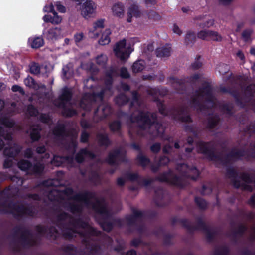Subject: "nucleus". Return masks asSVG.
Listing matches in <instances>:
<instances>
[{
	"instance_id": "9d476101",
	"label": "nucleus",
	"mask_w": 255,
	"mask_h": 255,
	"mask_svg": "<svg viewBox=\"0 0 255 255\" xmlns=\"http://www.w3.org/2000/svg\"><path fill=\"white\" fill-rule=\"evenodd\" d=\"M20 150V148L15 144L9 149H6L4 150V154L8 157H12L16 155Z\"/></svg>"
},
{
	"instance_id": "f8f14e48",
	"label": "nucleus",
	"mask_w": 255,
	"mask_h": 255,
	"mask_svg": "<svg viewBox=\"0 0 255 255\" xmlns=\"http://www.w3.org/2000/svg\"><path fill=\"white\" fill-rule=\"evenodd\" d=\"M145 62L142 60H139L134 63L132 66V70L135 73L139 72L144 68Z\"/></svg>"
},
{
	"instance_id": "774afa93",
	"label": "nucleus",
	"mask_w": 255,
	"mask_h": 255,
	"mask_svg": "<svg viewBox=\"0 0 255 255\" xmlns=\"http://www.w3.org/2000/svg\"><path fill=\"white\" fill-rule=\"evenodd\" d=\"M164 152H168V151L166 149V148H164Z\"/></svg>"
},
{
	"instance_id": "13d9d810",
	"label": "nucleus",
	"mask_w": 255,
	"mask_h": 255,
	"mask_svg": "<svg viewBox=\"0 0 255 255\" xmlns=\"http://www.w3.org/2000/svg\"><path fill=\"white\" fill-rule=\"evenodd\" d=\"M250 52L252 54L255 55V48H252L250 50Z\"/></svg>"
},
{
	"instance_id": "412c9836",
	"label": "nucleus",
	"mask_w": 255,
	"mask_h": 255,
	"mask_svg": "<svg viewBox=\"0 0 255 255\" xmlns=\"http://www.w3.org/2000/svg\"><path fill=\"white\" fill-rule=\"evenodd\" d=\"M31 73L37 75L40 72V67L36 64H32L30 67Z\"/></svg>"
},
{
	"instance_id": "0eeeda50",
	"label": "nucleus",
	"mask_w": 255,
	"mask_h": 255,
	"mask_svg": "<svg viewBox=\"0 0 255 255\" xmlns=\"http://www.w3.org/2000/svg\"><path fill=\"white\" fill-rule=\"evenodd\" d=\"M28 41L33 48H38L44 44L43 39L41 37L30 38Z\"/></svg>"
},
{
	"instance_id": "052dcab7",
	"label": "nucleus",
	"mask_w": 255,
	"mask_h": 255,
	"mask_svg": "<svg viewBox=\"0 0 255 255\" xmlns=\"http://www.w3.org/2000/svg\"><path fill=\"white\" fill-rule=\"evenodd\" d=\"M182 167L183 169H187L188 168L187 166L186 165H184V164L182 165Z\"/></svg>"
},
{
	"instance_id": "6ab92c4d",
	"label": "nucleus",
	"mask_w": 255,
	"mask_h": 255,
	"mask_svg": "<svg viewBox=\"0 0 255 255\" xmlns=\"http://www.w3.org/2000/svg\"><path fill=\"white\" fill-rule=\"evenodd\" d=\"M64 159L60 156H54L53 160L51 161V163L56 166H59L63 163Z\"/></svg>"
},
{
	"instance_id": "393cba45",
	"label": "nucleus",
	"mask_w": 255,
	"mask_h": 255,
	"mask_svg": "<svg viewBox=\"0 0 255 255\" xmlns=\"http://www.w3.org/2000/svg\"><path fill=\"white\" fill-rule=\"evenodd\" d=\"M252 33V31L250 29L246 30L243 32L242 37L245 41H247L249 40Z\"/></svg>"
},
{
	"instance_id": "5fc2aeb1",
	"label": "nucleus",
	"mask_w": 255,
	"mask_h": 255,
	"mask_svg": "<svg viewBox=\"0 0 255 255\" xmlns=\"http://www.w3.org/2000/svg\"><path fill=\"white\" fill-rule=\"evenodd\" d=\"M74 114H75V112L74 111L70 112L69 113H64L65 115H66V116H71Z\"/></svg>"
},
{
	"instance_id": "473e14b6",
	"label": "nucleus",
	"mask_w": 255,
	"mask_h": 255,
	"mask_svg": "<svg viewBox=\"0 0 255 255\" xmlns=\"http://www.w3.org/2000/svg\"><path fill=\"white\" fill-rule=\"evenodd\" d=\"M172 31L173 33L181 35L182 34V31L180 27L176 24H174L172 27Z\"/></svg>"
},
{
	"instance_id": "6e6d98bb",
	"label": "nucleus",
	"mask_w": 255,
	"mask_h": 255,
	"mask_svg": "<svg viewBox=\"0 0 255 255\" xmlns=\"http://www.w3.org/2000/svg\"><path fill=\"white\" fill-rule=\"evenodd\" d=\"M87 100V96H85L84 97V98H83V99L82 100V102H81V107H82V108H84V106L83 105V103H84V102H85V101H86Z\"/></svg>"
},
{
	"instance_id": "680f3d73",
	"label": "nucleus",
	"mask_w": 255,
	"mask_h": 255,
	"mask_svg": "<svg viewBox=\"0 0 255 255\" xmlns=\"http://www.w3.org/2000/svg\"><path fill=\"white\" fill-rule=\"evenodd\" d=\"M199 152L205 153L206 151L204 149H200L199 150Z\"/></svg>"
},
{
	"instance_id": "2eb2a0df",
	"label": "nucleus",
	"mask_w": 255,
	"mask_h": 255,
	"mask_svg": "<svg viewBox=\"0 0 255 255\" xmlns=\"http://www.w3.org/2000/svg\"><path fill=\"white\" fill-rule=\"evenodd\" d=\"M220 42L222 40V37L217 32L210 30L209 40Z\"/></svg>"
},
{
	"instance_id": "e2e57ef3",
	"label": "nucleus",
	"mask_w": 255,
	"mask_h": 255,
	"mask_svg": "<svg viewBox=\"0 0 255 255\" xmlns=\"http://www.w3.org/2000/svg\"><path fill=\"white\" fill-rule=\"evenodd\" d=\"M124 89L125 90H128L129 89V88L128 86L126 85Z\"/></svg>"
},
{
	"instance_id": "c9c22d12",
	"label": "nucleus",
	"mask_w": 255,
	"mask_h": 255,
	"mask_svg": "<svg viewBox=\"0 0 255 255\" xmlns=\"http://www.w3.org/2000/svg\"><path fill=\"white\" fill-rule=\"evenodd\" d=\"M2 129L3 128L2 127H0V136H3L5 139L9 140L10 139V136L7 133L5 134V133H3V132H4V130L2 132Z\"/></svg>"
},
{
	"instance_id": "bf43d9fd",
	"label": "nucleus",
	"mask_w": 255,
	"mask_h": 255,
	"mask_svg": "<svg viewBox=\"0 0 255 255\" xmlns=\"http://www.w3.org/2000/svg\"><path fill=\"white\" fill-rule=\"evenodd\" d=\"M3 146V142L2 140H0V150L2 149Z\"/></svg>"
},
{
	"instance_id": "bb28decb",
	"label": "nucleus",
	"mask_w": 255,
	"mask_h": 255,
	"mask_svg": "<svg viewBox=\"0 0 255 255\" xmlns=\"http://www.w3.org/2000/svg\"><path fill=\"white\" fill-rule=\"evenodd\" d=\"M43 11L45 12H51L53 13L56 11L54 10L53 5L51 3L49 5H45L43 8Z\"/></svg>"
},
{
	"instance_id": "603ef678",
	"label": "nucleus",
	"mask_w": 255,
	"mask_h": 255,
	"mask_svg": "<svg viewBox=\"0 0 255 255\" xmlns=\"http://www.w3.org/2000/svg\"><path fill=\"white\" fill-rule=\"evenodd\" d=\"M127 255H136V253L134 251H130L127 253Z\"/></svg>"
},
{
	"instance_id": "a211bd4d",
	"label": "nucleus",
	"mask_w": 255,
	"mask_h": 255,
	"mask_svg": "<svg viewBox=\"0 0 255 255\" xmlns=\"http://www.w3.org/2000/svg\"><path fill=\"white\" fill-rule=\"evenodd\" d=\"M96 63L101 66H103L107 61V57L104 55L98 56L96 58Z\"/></svg>"
},
{
	"instance_id": "8fccbe9b",
	"label": "nucleus",
	"mask_w": 255,
	"mask_h": 255,
	"mask_svg": "<svg viewBox=\"0 0 255 255\" xmlns=\"http://www.w3.org/2000/svg\"><path fill=\"white\" fill-rule=\"evenodd\" d=\"M237 54L238 56L241 59H244V55H243V54L241 51L238 52Z\"/></svg>"
},
{
	"instance_id": "0e129e2a",
	"label": "nucleus",
	"mask_w": 255,
	"mask_h": 255,
	"mask_svg": "<svg viewBox=\"0 0 255 255\" xmlns=\"http://www.w3.org/2000/svg\"><path fill=\"white\" fill-rule=\"evenodd\" d=\"M174 146H175V147L176 148H178L179 147L178 144L177 143L175 144Z\"/></svg>"
},
{
	"instance_id": "e433bc0d",
	"label": "nucleus",
	"mask_w": 255,
	"mask_h": 255,
	"mask_svg": "<svg viewBox=\"0 0 255 255\" xmlns=\"http://www.w3.org/2000/svg\"><path fill=\"white\" fill-rule=\"evenodd\" d=\"M151 149L153 152H157L160 150V146L159 144H155L151 147Z\"/></svg>"
},
{
	"instance_id": "20e7f679",
	"label": "nucleus",
	"mask_w": 255,
	"mask_h": 255,
	"mask_svg": "<svg viewBox=\"0 0 255 255\" xmlns=\"http://www.w3.org/2000/svg\"><path fill=\"white\" fill-rule=\"evenodd\" d=\"M141 12L138 10V6L135 4L131 5L127 10V20L128 22L132 21V18L140 16Z\"/></svg>"
},
{
	"instance_id": "de8ad7c7",
	"label": "nucleus",
	"mask_w": 255,
	"mask_h": 255,
	"mask_svg": "<svg viewBox=\"0 0 255 255\" xmlns=\"http://www.w3.org/2000/svg\"><path fill=\"white\" fill-rule=\"evenodd\" d=\"M45 150V147L44 146H40L37 148L36 151L38 153H43Z\"/></svg>"
},
{
	"instance_id": "b1692460",
	"label": "nucleus",
	"mask_w": 255,
	"mask_h": 255,
	"mask_svg": "<svg viewBox=\"0 0 255 255\" xmlns=\"http://www.w3.org/2000/svg\"><path fill=\"white\" fill-rule=\"evenodd\" d=\"M71 97V93L68 89H64L62 95V99L63 100H68Z\"/></svg>"
},
{
	"instance_id": "cd10ccee",
	"label": "nucleus",
	"mask_w": 255,
	"mask_h": 255,
	"mask_svg": "<svg viewBox=\"0 0 255 255\" xmlns=\"http://www.w3.org/2000/svg\"><path fill=\"white\" fill-rule=\"evenodd\" d=\"M1 124L3 126L10 127L13 125L14 123L12 120L8 119H5L1 121Z\"/></svg>"
},
{
	"instance_id": "338daca9",
	"label": "nucleus",
	"mask_w": 255,
	"mask_h": 255,
	"mask_svg": "<svg viewBox=\"0 0 255 255\" xmlns=\"http://www.w3.org/2000/svg\"><path fill=\"white\" fill-rule=\"evenodd\" d=\"M252 68L254 71H255V63L253 65Z\"/></svg>"
},
{
	"instance_id": "aec40b11",
	"label": "nucleus",
	"mask_w": 255,
	"mask_h": 255,
	"mask_svg": "<svg viewBox=\"0 0 255 255\" xmlns=\"http://www.w3.org/2000/svg\"><path fill=\"white\" fill-rule=\"evenodd\" d=\"M30 134L32 140H37L39 139L40 136L39 133V130L36 129H32L30 131Z\"/></svg>"
},
{
	"instance_id": "c85d7f7f",
	"label": "nucleus",
	"mask_w": 255,
	"mask_h": 255,
	"mask_svg": "<svg viewBox=\"0 0 255 255\" xmlns=\"http://www.w3.org/2000/svg\"><path fill=\"white\" fill-rule=\"evenodd\" d=\"M138 159L140 162V163L143 166H144L146 165L149 163V160L143 156H139L138 157Z\"/></svg>"
},
{
	"instance_id": "4be33fe9",
	"label": "nucleus",
	"mask_w": 255,
	"mask_h": 255,
	"mask_svg": "<svg viewBox=\"0 0 255 255\" xmlns=\"http://www.w3.org/2000/svg\"><path fill=\"white\" fill-rule=\"evenodd\" d=\"M214 24V20L212 18L207 20L202 24V28H209Z\"/></svg>"
},
{
	"instance_id": "6e6552de",
	"label": "nucleus",
	"mask_w": 255,
	"mask_h": 255,
	"mask_svg": "<svg viewBox=\"0 0 255 255\" xmlns=\"http://www.w3.org/2000/svg\"><path fill=\"white\" fill-rule=\"evenodd\" d=\"M156 55L159 57H167L170 55L171 47L169 46H166L159 48L156 50Z\"/></svg>"
},
{
	"instance_id": "37998d69",
	"label": "nucleus",
	"mask_w": 255,
	"mask_h": 255,
	"mask_svg": "<svg viewBox=\"0 0 255 255\" xmlns=\"http://www.w3.org/2000/svg\"><path fill=\"white\" fill-rule=\"evenodd\" d=\"M32 153V150L30 149H28L25 151L24 156L26 157L29 158L31 157Z\"/></svg>"
},
{
	"instance_id": "c03bdc74",
	"label": "nucleus",
	"mask_w": 255,
	"mask_h": 255,
	"mask_svg": "<svg viewBox=\"0 0 255 255\" xmlns=\"http://www.w3.org/2000/svg\"><path fill=\"white\" fill-rule=\"evenodd\" d=\"M249 203L253 206H255V195L250 198Z\"/></svg>"
},
{
	"instance_id": "7ed1b4c3",
	"label": "nucleus",
	"mask_w": 255,
	"mask_h": 255,
	"mask_svg": "<svg viewBox=\"0 0 255 255\" xmlns=\"http://www.w3.org/2000/svg\"><path fill=\"white\" fill-rule=\"evenodd\" d=\"M18 167L23 171H28L29 173H39L44 168L43 165H36L32 167L27 160H21L18 163Z\"/></svg>"
},
{
	"instance_id": "79ce46f5",
	"label": "nucleus",
	"mask_w": 255,
	"mask_h": 255,
	"mask_svg": "<svg viewBox=\"0 0 255 255\" xmlns=\"http://www.w3.org/2000/svg\"><path fill=\"white\" fill-rule=\"evenodd\" d=\"M52 16L49 15H45L43 16V19L45 22H51Z\"/></svg>"
},
{
	"instance_id": "5701e85b",
	"label": "nucleus",
	"mask_w": 255,
	"mask_h": 255,
	"mask_svg": "<svg viewBox=\"0 0 255 255\" xmlns=\"http://www.w3.org/2000/svg\"><path fill=\"white\" fill-rule=\"evenodd\" d=\"M104 26V20L100 19L96 21L94 24V28L95 29L102 28Z\"/></svg>"
},
{
	"instance_id": "3c124183",
	"label": "nucleus",
	"mask_w": 255,
	"mask_h": 255,
	"mask_svg": "<svg viewBox=\"0 0 255 255\" xmlns=\"http://www.w3.org/2000/svg\"><path fill=\"white\" fill-rule=\"evenodd\" d=\"M67 68V67H64L63 68V74H64V76L66 78H67L68 77V76H67V71H66Z\"/></svg>"
},
{
	"instance_id": "4468645a",
	"label": "nucleus",
	"mask_w": 255,
	"mask_h": 255,
	"mask_svg": "<svg viewBox=\"0 0 255 255\" xmlns=\"http://www.w3.org/2000/svg\"><path fill=\"white\" fill-rule=\"evenodd\" d=\"M24 83L26 86L35 89H37L39 87V85L35 82L34 79L29 76L25 79Z\"/></svg>"
},
{
	"instance_id": "7c9ffc66",
	"label": "nucleus",
	"mask_w": 255,
	"mask_h": 255,
	"mask_svg": "<svg viewBox=\"0 0 255 255\" xmlns=\"http://www.w3.org/2000/svg\"><path fill=\"white\" fill-rule=\"evenodd\" d=\"M120 128V124L119 122H114L110 125V128L113 131L118 130Z\"/></svg>"
},
{
	"instance_id": "69168bd1",
	"label": "nucleus",
	"mask_w": 255,
	"mask_h": 255,
	"mask_svg": "<svg viewBox=\"0 0 255 255\" xmlns=\"http://www.w3.org/2000/svg\"><path fill=\"white\" fill-rule=\"evenodd\" d=\"M188 142L189 144H191L192 142V140L191 139H189L188 140Z\"/></svg>"
},
{
	"instance_id": "4d7b16f0",
	"label": "nucleus",
	"mask_w": 255,
	"mask_h": 255,
	"mask_svg": "<svg viewBox=\"0 0 255 255\" xmlns=\"http://www.w3.org/2000/svg\"><path fill=\"white\" fill-rule=\"evenodd\" d=\"M4 102L3 100L0 99V109L4 106Z\"/></svg>"
},
{
	"instance_id": "2f4dec72",
	"label": "nucleus",
	"mask_w": 255,
	"mask_h": 255,
	"mask_svg": "<svg viewBox=\"0 0 255 255\" xmlns=\"http://www.w3.org/2000/svg\"><path fill=\"white\" fill-rule=\"evenodd\" d=\"M83 38H84V35L82 33H77V34H75L74 36V39H75V42L77 44H78L81 40H82Z\"/></svg>"
},
{
	"instance_id": "c756f323",
	"label": "nucleus",
	"mask_w": 255,
	"mask_h": 255,
	"mask_svg": "<svg viewBox=\"0 0 255 255\" xmlns=\"http://www.w3.org/2000/svg\"><path fill=\"white\" fill-rule=\"evenodd\" d=\"M196 202L202 208L206 206V203L204 200L202 198H196Z\"/></svg>"
},
{
	"instance_id": "1a4fd4ad",
	"label": "nucleus",
	"mask_w": 255,
	"mask_h": 255,
	"mask_svg": "<svg viewBox=\"0 0 255 255\" xmlns=\"http://www.w3.org/2000/svg\"><path fill=\"white\" fill-rule=\"evenodd\" d=\"M111 34V30L109 28L106 29L102 35L101 39L99 42L100 44L105 45L108 44L110 42L109 35Z\"/></svg>"
},
{
	"instance_id": "09e8293b",
	"label": "nucleus",
	"mask_w": 255,
	"mask_h": 255,
	"mask_svg": "<svg viewBox=\"0 0 255 255\" xmlns=\"http://www.w3.org/2000/svg\"><path fill=\"white\" fill-rule=\"evenodd\" d=\"M117 182L119 185H122L124 183L125 180L122 178H120L118 179Z\"/></svg>"
},
{
	"instance_id": "f704fd0d",
	"label": "nucleus",
	"mask_w": 255,
	"mask_h": 255,
	"mask_svg": "<svg viewBox=\"0 0 255 255\" xmlns=\"http://www.w3.org/2000/svg\"><path fill=\"white\" fill-rule=\"evenodd\" d=\"M28 111L29 114L31 116L36 115V113H37V110L35 109L32 106H30L28 107Z\"/></svg>"
},
{
	"instance_id": "f3484780",
	"label": "nucleus",
	"mask_w": 255,
	"mask_h": 255,
	"mask_svg": "<svg viewBox=\"0 0 255 255\" xmlns=\"http://www.w3.org/2000/svg\"><path fill=\"white\" fill-rule=\"evenodd\" d=\"M52 14H53V16L52 17L51 23L56 25L61 23L62 20V17L59 15L56 11L53 12Z\"/></svg>"
},
{
	"instance_id": "ddd939ff",
	"label": "nucleus",
	"mask_w": 255,
	"mask_h": 255,
	"mask_svg": "<svg viewBox=\"0 0 255 255\" xmlns=\"http://www.w3.org/2000/svg\"><path fill=\"white\" fill-rule=\"evenodd\" d=\"M91 155V153L88 152L86 149H83L77 155L76 159L78 162H81L84 158Z\"/></svg>"
},
{
	"instance_id": "864d4df0",
	"label": "nucleus",
	"mask_w": 255,
	"mask_h": 255,
	"mask_svg": "<svg viewBox=\"0 0 255 255\" xmlns=\"http://www.w3.org/2000/svg\"><path fill=\"white\" fill-rule=\"evenodd\" d=\"M189 8L188 7H183L182 8V11L184 13H187L189 11Z\"/></svg>"
},
{
	"instance_id": "9b49d317",
	"label": "nucleus",
	"mask_w": 255,
	"mask_h": 255,
	"mask_svg": "<svg viewBox=\"0 0 255 255\" xmlns=\"http://www.w3.org/2000/svg\"><path fill=\"white\" fill-rule=\"evenodd\" d=\"M240 182H241V183H237V181L235 182L234 183V186L237 188L242 187L245 189L249 190L247 185H246L247 184L250 183L251 182V180L249 177H245L241 179V181Z\"/></svg>"
},
{
	"instance_id": "423d86ee",
	"label": "nucleus",
	"mask_w": 255,
	"mask_h": 255,
	"mask_svg": "<svg viewBox=\"0 0 255 255\" xmlns=\"http://www.w3.org/2000/svg\"><path fill=\"white\" fill-rule=\"evenodd\" d=\"M113 14L119 18L123 17L124 15V7L121 3L115 4L112 7Z\"/></svg>"
},
{
	"instance_id": "f257e3e1",
	"label": "nucleus",
	"mask_w": 255,
	"mask_h": 255,
	"mask_svg": "<svg viewBox=\"0 0 255 255\" xmlns=\"http://www.w3.org/2000/svg\"><path fill=\"white\" fill-rule=\"evenodd\" d=\"M131 121L132 123H136L141 129L144 130L149 129L150 132L153 134H161L164 130L162 126L159 123H155L153 115H151L149 113L136 112L132 116Z\"/></svg>"
},
{
	"instance_id": "dca6fc26",
	"label": "nucleus",
	"mask_w": 255,
	"mask_h": 255,
	"mask_svg": "<svg viewBox=\"0 0 255 255\" xmlns=\"http://www.w3.org/2000/svg\"><path fill=\"white\" fill-rule=\"evenodd\" d=\"M210 30H202L197 34L198 38L204 40H209Z\"/></svg>"
},
{
	"instance_id": "a19ab883",
	"label": "nucleus",
	"mask_w": 255,
	"mask_h": 255,
	"mask_svg": "<svg viewBox=\"0 0 255 255\" xmlns=\"http://www.w3.org/2000/svg\"><path fill=\"white\" fill-rule=\"evenodd\" d=\"M12 90L14 92H16V91H20V92H23V90L22 89V88L17 85L13 86L12 87Z\"/></svg>"
},
{
	"instance_id": "49530a36",
	"label": "nucleus",
	"mask_w": 255,
	"mask_h": 255,
	"mask_svg": "<svg viewBox=\"0 0 255 255\" xmlns=\"http://www.w3.org/2000/svg\"><path fill=\"white\" fill-rule=\"evenodd\" d=\"M219 2L223 5L229 4L233 0H218Z\"/></svg>"
},
{
	"instance_id": "a18cd8bd",
	"label": "nucleus",
	"mask_w": 255,
	"mask_h": 255,
	"mask_svg": "<svg viewBox=\"0 0 255 255\" xmlns=\"http://www.w3.org/2000/svg\"><path fill=\"white\" fill-rule=\"evenodd\" d=\"M41 120L44 123L48 122L50 120L49 117L46 115H42L41 117Z\"/></svg>"
},
{
	"instance_id": "a878e982",
	"label": "nucleus",
	"mask_w": 255,
	"mask_h": 255,
	"mask_svg": "<svg viewBox=\"0 0 255 255\" xmlns=\"http://www.w3.org/2000/svg\"><path fill=\"white\" fill-rule=\"evenodd\" d=\"M58 11L61 13L66 12V8L64 6L61 4V2L57 1L55 4Z\"/></svg>"
},
{
	"instance_id": "ea45409f",
	"label": "nucleus",
	"mask_w": 255,
	"mask_h": 255,
	"mask_svg": "<svg viewBox=\"0 0 255 255\" xmlns=\"http://www.w3.org/2000/svg\"><path fill=\"white\" fill-rule=\"evenodd\" d=\"M88 137V134L86 132H83L81 135V141L83 142H86L87 140Z\"/></svg>"
},
{
	"instance_id": "39448f33",
	"label": "nucleus",
	"mask_w": 255,
	"mask_h": 255,
	"mask_svg": "<svg viewBox=\"0 0 255 255\" xmlns=\"http://www.w3.org/2000/svg\"><path fill=\"white\" fill-rule=\"evenodd\" d=\"M61 35V29L55 27L50 29L46 33V38L51 40H55Z\"/></svg>"
},
{
	"instance_id": "72a5a7b5",
	"label": "nucleus",
	"mask_w": 255,
	"mask_h": 255,
	"mask_svg": "<svg viewBox=\"0 0 255 255\" xmlns=\"http://www.w3.org/2000/svg\"><path fill=\"white\" fill-rule=\"evenodd\" d=\"M121 76L123 78H128L129 77V74L127 69L123 68L121 70Z\"/></svg>"
},
{
	"instance_id": "f03ea898",
	"label": "nucleus",
	"mask_w": 255,
	"mask_h": 255,
	"mask_svg": "<svg viewBox=\"0 0 255 255\" xmlns=\"http://www.w3.org/2000/svg\"><path fill=\"white\" fill-rule=\"evenodd\" d=\"M133 44L130 40L124 39L116 44L114 51L118 58L121 60H126L133 51Z\"/></svg>"
},
{
	"instance_id": "58836bf2",
	"label": "nucleus",
	"mask_w": 255,
	"mask_h": 255,
	"mask_svg": "<svg viewBox=\"0 0 255 255\" xmlns=\"http://www.w3.org/2000/svg\"><path fill=\"white\" fill-rule=\"evenodd\" d=\"M169 162V159L166 157H163L160 160L161 165H165Z\"/></svg>"
},
{
	"instance_id": "4c0bfd02",
	"label": "nucleus",
	"mask_w": 255,
	"mask_h": 255,
	"mask_svg": "<svg viewBox=\"0 0 255 255\" xmlns=\"http://www.w3.org/2000/svg\"><path fill=\"white\" fill-rule=\"evenodd\" d=\"M12 165V161L11 159H6L5 160L4 163V167L5 168H8Z\"/></svg>"
}]
</instances>
